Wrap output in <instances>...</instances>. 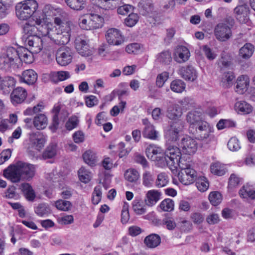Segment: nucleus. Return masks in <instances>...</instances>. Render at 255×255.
<instances>
[{"mask_svg":"<svg viewBox=\"0 0 255 255\" xmlns=\"http://www.w3.org/2000/svg\"><path fill=\"white\" fill-rule=\"evenodd\" d=\"M107 42L114 46L121 45L125 41V37L122 32L117 28L109 29L105 34Z\"/></svg>","mask_w":255,"mask_h":255,"instance_id":"nucleus-7","label":"nucleus"},{"mask_svg":"<svg viewBox=\"0 0 255 255\" xmlns=\"http://www.w3.org/2000/svg\"><path fill=\"white\" fill-rule=\"evenodd\" d=\"M51 77L53 81L57 82L62 81L70 77V74L68 71H60L58 72H53L51 73Z\"/></svg>","mask_w":255,"mask_h":255,"instance_id":"nucleus-42","label":"nucleus"},{"mask_svg":"<svg viewBox=\"0 0 255 255\" xmlns=\"http://www.w3.org/2000/svg\"><path fill=\"white\" fill-rule=\"evenodd\" d=\"M79 180L84 183H88L92 178V173L85 167H82L78 171Z\"/></svg>","mask_w":255,"mask_h":255,"instance_id":"nucleus-48","label":"nucleus"},{"mask_svg":"<svg viewBox=\"0 0 255 255\" xmlns=\"http://www.w3.org/2000/svg\"><path fill=\"white\" fill-rule=\"evenodd\" d=\"M240 196L244 199H255V191L248 185L243 186L239 190Z\"/></svg>","mask_w":255,"mask_h":255,"instance_id":"nucleus-37","label":"nucleus"},{"mask_svg":"<svg viewBox=\"0 0 255 255\" xmlns=\"http://www.w3.org/2000/svg\"><path fill=\"white\" fill-rule=\"evenodd\" d=\"M203 111L201 109H196L188 112L186 116L187 122L189 124V130L192 132V129H194V127L200 122L203 121L202 118Z\"/></svg>","mask_w":255,"mask_h":255,"instance_id":"nucleus-11","label":"nucleus"},{"mask_svg":"<svg viewBox=\"0 0 255 255\" xmlns=\"http://www.w3.org/2000/svg\"><path fill=\"white\" fill-rule=\"evenodd\" d=\"M17 56L19 61L18 64H20L21 62H24L27 64L32 63L34 61V56L33 52L28 50V49L21 47L16 50Z\"/></svg>","mask_w":255,"mask_h":255,"instance_id":"nucleus-22","label":"nucleus"},{"mask_svg":"<svg viewBox=\"0 0 255 255\" xmlns=\"http://www.w3.org/2000/svg\"><path fill=\"white\" fill-rule=\"evenodd\" d=\"M210 170L212 173L218 176H223L227 171L225 165L218 161L211 164Z\"/></svg>","mask_w":255,"mask_h":255,"instance_id":"nucleus-35","label":"nucleus"},{"mask_svg":"<svg viewBox=\"0 0 255 255\" xmlns=\"http://www.w3.org/2000/svg\"><path fill=\"white\" fill-rule=\"evenodd\" d=\"M196 185L199 191L201 192H205L209 187V183L205 177H200L198 178Z\"/></svg>","mask_w":255,"mask_h":255,"instance_id":"nucleus-62","label":"nucleus"},{"mask_svg":"<svg viewBox=\"0 0 255 255\" xmlns=\"http://www.w3.org/2000/svg\"><path fill=\"white\" fill-rule=\"evenodd\" d=\"M16 81L14 78L10 76L2 78L0 83V89L4 94H9L15 85Z\"/></svg>","mask_w":255,"mask_h":255,"instance_id":"nucleus-29","label":"nucleus"},{"mask_svg":"<svg viewBox=\"0 0 255 255\" xmlns=\"http://www.w3.org/2000/svg\"><path fill=\"white\" fill-rule=\"evenodd\" d=\"M197 172L192 168L181 170L178 174L180 182L186 185L193 183L197 179Z\"/></svg>","mask_w":255,"mask_h":255,"instance_id":"nucleus-13","label":"nucleus"},{"mask_svg":"<svg viewBox=\"0 0 255 255\" xmlns=\"http://www.w3.org/2000/svg\"><path fill=\"white\" fill-rule=\"evenodd\" d=\"M254 47L251 43L245 44L240 50V55L243 58H249L253 54Z\"/></svg>","mask_w":255,"mask_h":255,"instance_id":"nucleus-44","label":"nucleus"},{"mask_svg":"<svg viewBox=\"0 0 255 255\" xmlns=\"http://www.w3.org/2000/svg\"><path fill=\"white\" fill-rule=\"evenodd\" d=\"M126 105V101L121 100L118 105H116L112 108L110 111L111 115L113 117L117 116L120 112H123Z\"/></svg>","mask_w":255,"mask_h":255,"instance_id":"nucleus-58","label":"nucleus"},{"mask_svg":"<svg viewBox=\"0 0 255 255\" xmlns=\"http://www.w3.org/2000/svg\"><path fill=\"white\" fill-rule=\"evenodd\" d=\"M26 97V91L22 87H17L11 94V101L14 105L20 104L24 101Z\"/></svg>","mask_w":255,"mask_h":255,"instance_id":"nucleus-23","label":"nucleus"},{"mask_svg":"<svg viewBox=\"0 0 255 255\" xmlns=\"http://www.w3.org/2000/svg\"><path fill=\"white\" fill-rule=\"evenodd\" d=\"M57 146L55 144L49 145L42 154L44 159L51 158L56 154Z\"/></svg>","mask_w":255,"mask_h":255,"instance_id":"nucleus-59","label":"nucleus"},{"mask_svg":"<svg viewBox=\"0 0 255 255\" xmlns=\"http://www.w3.org/2000/svg\"><path fill=\"white\" fill-rule=\"evenodd\" d=\"M17 166L22 178L29 181L34 176L35 167L34 165L22 161H18L17 162Z\"/></svg>","mask_w":255,"mask_h":255,"instance_id":"nucleus-12","label":"nucleus"},{"mask_svg":"<svg viewBox=\"0 0 255 255\" xmlns=\"http://www.w3.org/2000/svg\"><path fill=\"white\" fill-rule=\"evenodd\" d=\"M234 78L235 76L232 72L224 73L221 78V85L225 88L230 87L233 85Z\"/></svg>","mask_w":255,"mask_h":255,"instance_id":"nucleus-39","label":"nucleus"},{"mask_svg":"<svg viewBox=\"0 0 255 255\" xmlns=\"http://www.w3.org/2000/svg\"><path fill=\"white\" fill-rule=\"evenodd\" d=\"M125 179L130 182H136L139 178V172L135 169L129 168L124 174Z\"/></svg>","mask_w":255,"mask_h":255,"instance_id":"nucleus-40","label":"nucleus"},{"mask_svg":"<svg viewBox=\"0 0 255 255\" xmlns=\"http://www.w3.org/2000/svg\"><path fill=\"white\" fill-rule=\"evenodd\" d=\"M228 20L230 21L229 24L226 23H220L218 24L215 28V35L219 41H226L232 36L231 27L234 22L232 19Z\"/></svg>","mask_w":255,"mask_h":255,"instance_id":"nucleus-6","label":"nucleus"},{"mask_svg":"<svg viewBox=\"0 0 255 255\" xmlns=\"http://www.w3.org/2000/svg\"><path fill=\"white\" fill-rule=\"evenodd\" d=\"M228 148L232 151H237L241 148V143L239 139L235 137H231L228 142Z\"/></svg>","mask_w":255,"mask_h":255,"instance_id":"nucleus-61","label":"nucleus"},{"mask_svg":"<svg viewBox=\"0 0 255 255\" xmlns=\"http://www.w3.org/2000/svg\"><path fill=\"white\" fill-rule=\"evenodd\" d=\"M178 74L185 80L192 82L198 77L197 71L191 65L181 67L178 70Z\"/></svg>","mask_w":255,"mask_h":255,"instance_id":"nucleus-18","label":"nucleus"},{"mask_svg":"<svg viewBox=\"0 0 255 255\" xmlns=\"http://www.w3.org/2000/svg\"><path fill=\"white\" fill-rule=\"evenodd\" d=\"M170 87L173 92L181 93L185 90L186 84L181 80H174L171 83Z\"/></svg>","mask_w":255,"mask_h":255,"instance_id":"nucleus-43","label":"nucleus"},{"mask_svg":"<svg viewBox=\"0 0 255 255\" xmlns=\"http://www.w3.org/2000/svg\"><path fill=\"white\" fill-rule=\"evenodd\" d=\"M52 113L54 115L53 117V123L52 128L54 130L56 129L59 125V121L63 122L68 116L69 113L65 110H61L59 105H55L52 109Z\"/></svg>","mask_w":255,"mask_h":255,"instance_id":"nucleus-16","label":"nucleus"},{"mask_svg":"<svg viewBox=\"0 0 255 255\" xmlns=\"http://www.w3.org/2000/svg\"><path fill=\"white\" fill-rule=\"evenodd\" d=\"M55 206L59 210L68 211L71 209L72 204L70 201L60 199L55 201Z\"/></svg>","mask_w":255,"mask_h":255,"instance_id":"nucleus-55","label":"nucleus"},{"mask_svg":"<svg viewBox=\"0 0 255 255\" xmlns=\"http://www.w3.org/2000/svg\"><path fill=\"white\" fill-rule=\"evenodd\" d=\"M46 178L53 182H62L64 179V176L61 174L60 171H58L57 169H54L47 174Z\"/></svg>","mask_w":255,"mask_h":255,"instance_id":"nucleus-50","label":"nucleus"},{"mask_svg":"<svg viewBox=\"0 0 255 255\" xmlns=\"http://www.w3.org/2000/svg\"><path fill=\"white\" fill-rule=\"evenodd\" d=\"M84 162L90 166H94L97 162L96 154L91 150H88L83 154Z\"/></svg>","mask_w":255,"mask_h":255,"instance_id":"nucleus-45","label":"nucleus"},{"mask_svg":"<svg viewBox=\"0 0 255 255\" xmlns=\"http://www.w3.org/2000/svg\"><path fill=\"white\" fill-rule=\"evenodd\" d=\"M174 201L170 199H166L160 204V208L164 211L170 212L174 209Z\"/></svg>","mask_w":255,"mask_h":255,"instance_id":"nucleus-63","label":"nucleus"},{"mask_svg":"<svg viewBox=\"0 0 255 255\" xmlns=\"http://www.w3.org/2000/svg\"><path fill=\"white\" fill-rule=\"evenodd\" d=\"M37 73L32 69L24 70L20 76V81L27 85L34 84L37 79Z\"/></svg>","mask_w":255,"mask_h":255,"instance_id":"nucleus-27","label":"nucleus"},{"mask_svg":"<svg viewBox=\"0 0 255 255\" xmlns=\"http://www.w3.org/2000/svg\"><path fill=\"white\" fill-rule=\"evenodd\" d=\"M169 177L165 172H161L157 176V178L155 181V186L157 188H162L165 187L169 182Z\"/></svg>","mask_w":255,"mask_h":255,"instance_id":"nucleus-46","label":"nucleus"},{"mask_svg":"<svg viewBox=\"0 0 255 255\" xmlns=\"http://www.w3.org/2000/svg\"><path fill=\"white\" fill-rule=\"evenodd\" d=\"M45 141V136L39 131L31 132L28 134L29 148L39 151L44 146Z\"/></svg>","mask_w":255,"mask_h":255,"instance_id":"nucleus-8","label":"nucleus"},{"mask_svg":"<svg viewBox=\"0 0 255 255\" xmlns=\"http://www.w3.org/2000/svg\"><path fill=\"white\" fill-rule=\"evenodd\" d=\"M33 124L37 129H43L48 125V119L45 115L38 114L33 118Z\"/></svg>","mask_w":255,"mask_h":255,"instance_id":"nucleus-31","label":"nucleus"},{"mask_svg":"<svg viewBox=\"0 0 255 255\" xmlns=\"http://www.w3.org/2000/svg\"><path fill=\"white\" fill-rule=\"evenodd\" d=\"M183 112L179 104H172L167 108L166 111L167 117L171 120L176 121L177 124H182V122L180 120L182 117Z\"/></svg>","mask_w":255,"mask_h":255,"instance_id":"nucleus-17","label":"nucleus"},{"mask_svg":"<svg viewBox=\"0 0 255 255\" xmlns=\"http://www.w3.org/2000/svg\"><path fill=\"white\" fill-rule=\"evenodd\" d=\"M29 50L34 53H39L42 49V40L38 36H31L27 38Z\"/></svg>","mask_w":255,"mask_h":255,"instance_id":"nucleus-25","label":"nucleus"},{"mask_svg":"<svg viewBox=\"0 0 255 255\" xmlns=\"http://www.w3.org/2000/svg\"><path fill=\"white\" fill-rule=\"evenodd\" d=\"M138 6L142 15L148 14L152 10V4L150 0H141Z\"/></svg>","mask_w":255,"mask_h":255,"instance_id":"nucleus-41","label":"nucleus"},{"mask_svg":"<svg viewBox=\"0 0 255 255\" xmlns=\"http://www.w3.org/2000/svg\"><path fill=\"white\" fill-rule=\"evenodd\" d=\"M21 190L24 197L29 201H33L36 195L32 186L28 183H23L21 185Z\"/></svg>","mask_w":255,"mask_h":255,"instance_id":"nucleus-34","label":"nucleus"},{"mask_svg":"<svg viewBox=\"0 0 255 255\" xmlns=\"http://www.w3.org/2000/svg\"><path fill=\"white\" fill-rule=\"evenodd\" d=\"M75 48L79 54L84 57H91L93 55V51L90 48L89 44L86 40L77 38L75 41Z\"/></svg>","mask_w":255,"mask_h":255,"instance_id":"nucleus-15","label":"nucleus"},{"mask_svg":"<svg viewBox=\"0 0 255 255\" xmlns=\"http://www.w3.org/2000/svg\"><path fill=\"white\" fill-rule=\"evenodd\" d=\"M45 106L43 102L38 103L33 108H28L24 111L25 116H32L42 112L44 109Z\"/></svg>","mask_w":255,"mask_h":255,"instance_id":"nucleus-53","label":"nucleus"},{"mask_svg":"<svg viewBox=\"0 0 255 255\" xmlns=\"http://www.w3.org/2000/svg\"><path fill=\"white\" fill-rule=\"evenodd\" d=\"M44 16L61 15L63 12L61 9L56 7L51 4H46L42 10Z\"/></svg>","mask_w":255,"mask_h":255,"instance_id":"nucleus-36","label":"nucleus"},{"mask_svg":"<svg viewBox=\"0 0 255 255\" xmlns=\"http://www.w3.org/2000/svg\"><path fill=\"white\" fill-rule=\"evenodd\" d=\"M213 128L207 122L203 121L194 127V129H192V133L196 138L202 140L207 141L208 143L214 139L212 134Z\"/></svg>","mask_w":255,"mask_h":255,"instance_id":"nucleus-3","label":"nucleus"},{"mask_svg":"<svg viewBox=\"0 0 255 255\" xmlns=\"http://www.w3.org/2000/svg\"><path fill=\"white\" fill-rule=\"evenodd\" d=\"M209 200L213 206L219 205L222 201V195L218 191L211 192L209 195Z\"/></svg>","mask_w":255,"mask_h":255,"instance_id":"nucleus-54","label":"nucleus"},{"mask_svg":"<svg viewBox=\"0 0 255 255\" xmlns=\"http://www.w3.org/2000/svg\"><path fill=\"white\" fill-rule=\"evenodd\" d=\"M102 199V186L98 185L94 188V190L92 194V203L95 204H98Z\"/></svg>","mask_w":255,"mask_h":255,"instance_id":"nucleus-60","label":"nucleus"},{"mask_svg":"<svg viewBox=\"0 0 255 255\" xmlns=\"http://www.w3.org/2000/svg\"><path fill=\"white\" fill-rule=\"evenodd\" d=\"M178 103L182 109V111L189 110L195 106L194 100L188 97L179 100Z\"/></svg>","mask_w":255,"mask_h":255,"instance_id":"nucleus-47","label":"nucleus"},{"mask_svg":"<svg viewBox=\"0 0 255 255\" xmlns=\"http://www.w3.org/2000/svg\"><path fill=\"white\" fill-rule=\"evenodd\" d=\"M72 58V52L69 47H62L57 50L56 61L59 65L62 66H66L71 62Z\"/></svg>","mask_w":255,"mask_h":255,"instance_id":"nucleus-9","label":"nucleus"},{"mask_svg":"<svg viewBox=\"0 0 255 255\" xmlns=\"http://www.w3.org/2000/svg\"><path fill=\"white\" fill-rule=\"evenodd\" d=\"M156 60L163 64H169L172 60L171 53L168 51H162L157 55Z\"/></svg>","mask_w":255,"mask_h":255,"instance_id":"nucleus-49","label":"nucleus"},{"mask_svg":"<svg viewBox=\"0 0 255 255\" xmlns=\"http://www.w3.org/2000/svg\"><path fill=\"white\" fill-rule=\"evenodd\" d=\"M190 56V52L187 47L178 45L174 49L173 58L178 63H183L187 61Z\"/></svg>","mask_w":255,"mask_h":255,"instance_id":"nucleus-14","label":"nucleus"},{"mask_svg":"<svg viewBox=\"0 0 255 255\" xmlns=\"http://www.w3.org/2000/svg\"><path fill=\"white\" fill-rule=\"evenodd\" d=\"M250 81L248 75L239 76L237 79L236 92L240 94L244 93L249 87Z\"/></svg>","mask_w":255,"mask_h":255,"instance_id":"nucleus-26","label":"nucleus"},{"mask_svg":"<svg viewBox=\"0 0 255 255\" xmlns=\"http://www.w3.org/2000/svg\"><path fill=\"white\" fill-rule=\"evenodd\" d=\"M182 124L177 123H173L165 131V137L166 139L170 142H175L179 138V133L181 129L180 126Z\"/></svg>","mask_w":255,"mask_h":255,"instance_id":"nucleus-21","label":"nucleus"},{"mask_svg":"<svg viewBox=\"0 0 255 255\" xmlns=\"http://www.w3.org/2000/svg\"><path fill=\"white\" fill-rule=\"evenodd\" d=\"M79 26L84 30H90L93 29L94 22L92 21L91 17H87V18H83L79 22Z\"/></svg>","mask_w":255,"mask_h":255,"instance_id":"nucleus-64","label":"nucleus"},{"mask_svg":"<svg viewBox=\"0 0 255 255\" xmlns=\"http://www.w3.org/2000/svg\"><path fill=\"white\" fill-rule=\"evenodd\" d=\"M241 182V178L237 175L233 173L229 179L228 188L230 191H233L239 186Z\"/></svg>","mask_w":255,"mask_h":255,"instance_id":"nucleus-51","label":"nucleus"},{"mask_svg":"<svg viewBox=\"0 0 255 255\" xmlns=\"http://www.w3.org/2000/svg\"><path fill=\"white\" fill-rule=\"evenodd\" d=\"M165 154V156L162 157L164 162H165L171 171H175V166L177 164V161L181 157L180 149L176 146L169 145L167 148Z\"/></svg>","mask_w":255,"mask_h":255,"instance_id":"nucleus-4","label":"nucleus"},{"mask_svg":"<svg viewBox=\"0 0 255 255\" xmlns=\"http://www.w3.org/2000/svg\"><path fill=\"white\" fill-rule=\"evenodd\" d=\"M161 194L158 190H149L145 194L144 202L147 206H153L160 199Z\"/></svg>","mask_w":255,"mask_h":255,"instance_id":"nucleus-24","label":"nucleus"},{"mask_svg":"<svg viewBox=\"0 0 255 255\" xmlns=\"http://www.w3.org/2000/svg\"><path fill=\"white\" fill-rule=\"evenodd\" d=\"M54 22L58 27L55 30L50 29L51 23L47 17H28L23 21V28L26 34L31 35L36 28L41 31L43 35L48 36L58 44H67L70 40V31L72 24L70 21L56 17Z\"/></svg>","mask_w":255,"mask_h":255,"instance_id":"nucleus-1","label":"nucleus"},{"mask_svg":"<svg viewBox=\"0 0 255 255\" xmlns=\"http://www.w3.org/2000/svg\"><path fill=\"white\" fill-rule=\"evenodd\" d=\"M134 212L138 215L144 214L146 212V205L141 199H135L132 203Z\"/></svg>","mask_w":255,"mask_h":255,"instance_id":"nucleus-33","label":"nucleus"},{"mask_svg":"<svg viewBox=\"0 0 255 255\" xmlns=\"http://www.w3.org/2000/svg\"><path fill=\"white\" fill-rule=\"evenodd\" d=\"M65 1L71 8L80 10L84 7L85 0H65Z\"/></svg>","mask_w":255,"mask_h":255,"instance_id":"nucleus-57","label":"nucleus"},{"mask_svg":"<svg viewBox=\"0 0 255 255\" xmlns=\"http://www.w3.org/2000/svg\"><path fill=\"white\" fill-rule=\"evenodd\" d=\"M142 131L143 136L151 140H156L159 137V132L155 129V127L150 123L145 124Z\"/></svg>","mask_w":255,"mask_h":255,"instance_id":"nucleus-28","label":"nucleus"},{"mask_svg":"<svg viewBox=\"0 0 255 255\" xmlns=\"http://www.w3.org/2000/svg\"><path fill=\"white\" fill-rule=\"evenodd\" d=\"M146 154L148 158L152 161H161L164 164V159H162L163 150L155 145H149L146 149Z\"/></svg>","mask_w":255,"mask_h":255,"instance_id":"nucleus-19","label":"nucleus"},{"mask_svg":"<svg viewBox=\"0 0 255 255\" xmlns=\"http://www.w3.org/2000/svg\"><path fill=\"white\" fill-rule=\"evenodd\" d=\"M17 167V162L15 165L8 166L7 169L4 170V176L12 182L16 183L19 182L21 177Z\"/></svg>","mask_w":255,"mask_h":255,"instance_id":"nucleus-20","label":"nucleus"},{"mask_svg":"<svg viewBox=\"0 0 255 255\" xmlns=\"http://www.w3.org/2000/svg\"><path fill=\"white\" fill-rule=\"evenodd\" d=\"M134 7L130 4H124L119 7L117 9V12L121 15H127L131 16L133 14Z\"/></svg>","mask_w":255,"mask_h":255,"instance_id":"nucleus-56","label":"nucleus"},{"mask_svg":"<svg viewBox=\"0 0 255 255\" xmlns=\"http://www.w3.org/2000/svg\"><path fill=\"white\" fill-rule=\"evenodd\" d=\"M38 8L35 0H26L18 2L15 6L16 16H32Z\"/></svg>","mask_w":255,"mask_h":255,"instance_id":"nucleus-5","label":"nucleus"},{"mask_svg":"<svg viewBox=\"0 0 255 255\" xmlns=\"http://www.w3.org/2000/svg\"><path fill=\"white\" fill-rule=\"evenodd\" d=\"M144 243L148 248H154L160 245L161 238L158 235L152 234L145 238Z\"/></svg>","mask_w":255,"mask_h":255,"instance_id":"nucleus-32","label":"nucleus"},{"mask_svg":"<svg viewBox=\"0 0 255 255\" xmlns=\"http://www.w3.org/2000/svg\"><path fill=\"white\" fill-rule=\"evenodd\" d=\"M180 146L184 153L192 155L196 152L198 143L195 139L189 136H185L181 139Z\"/></svg>","mask_w":255,"mask_h":255,"instance_id":"nucleus-10","label":"nucleus"},{"mask_svg":"<svg viewBox=\"0 0 255 255\" xmlns=\"http://www.w3.org/2000/svg\"><path fill=\"white\" fill-rule=\"evenodd\" d=\"M19 61L16 49L9 47L5 53L0 56V68L7 71L11 68H17Z\"/></svg>","mask_w":255,"mask_h":255,"instance_id":"nucleus-2","label":"nucleus"},{"mask_svg":"<svg viewBox=\"0 0 255 255\" xmlns=\"http://www.w3.org/2000/svg\"><path fill=\"white\" fill-rule=\"evenodd\" d=\"M234 109L239 114L247 115L252 112L253 107L246 101H240L235 104Z\"/></svg>","mask_w":255,"mask_h":255,"instance_id":"nucleus-30","label":"nucleus"},{"mask_svg":"<svg viewBox=\"0 0 255 255\" xmlns=\"http://www.w3.org/2000/svg\"><path fill=\"white\" fill-rule=\"evenodd\" d=\"M142 184L147 188H150L153 186L154 177L153 174L149 171H144L142 174Z\"/></svg>","mask_w":255,"mask_h":255,"instance_id":"nucleus-38","label":"nucleus"},{"mask_svg":"<svg viewBox=\"0 0 255 255\" xmlns=\"http://www.w3.org/2000/svg\"><path fill=\"white\" fill-rule=\"evenodd\" d=\"M236 126V123L230 119H221L217 123L216 127L219 130L226 128H234Z\"/></svg>","mask_w":255,"mask_h":255,"instance_id":"nucleus-52","label":"nucleus"}]
</instances>
